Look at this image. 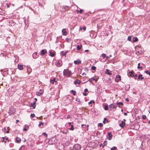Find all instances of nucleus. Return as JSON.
I'll return each mask as SVG.
<instances>
[{
	"label": "nucleus",
	"instance_id": "obj_48",
	"mask_svg": "<svg viewBox=\"0 0 150 150\" xmlns=\"http://www.w3.org/2000/svg\"><path fill=\"white\" fill-rule=\"evenodd\" d=\"M82 12H83V10H82L80 9V11H79V13H82Z\"/></svg>",
	"mask_w": 150,
	"mask_h": 150
},
{
	"label": "nucleus",
	"instance_id": "obj_34",
	"mask_svg": "<svg viewBox=\"0 0 150 150\" xmlns=\"http://www.w3.org/2000/svg\"><path fill=\"white\" fill-rule=\"evenodd\" d=\"M61 52L62 54V55L63 56L65 55L66 54V52H64L62 51Z\"/></svg>",
	"mask_w": 150,
	"mask_h": 150
},
{
	"label": "nucleus",
	"instance_id": "obj_62",
	"mask_svg": "<svg viewBox=\"0 0 150 150\" xmlns=\"http://www.w3.org/2000/svg\"><path fill=\"white\" fill-rule=\"evenodd\" d=\"M101 146H103L102 144H100V147H101Z\"/></svg>",
	"mask_w": 150,
	"mask_h": 150
},
{
	"label": "nucleus",
	"instance_id": "obj_18",
	"mask_svg": "<svg viewBox=\"0 0 150 150\" xmlns=\"http://www.w3.org/2000/svg\"><path fill=\"white\" fill-rule=\"evenodd\" d=\"M138 78L139 79H140L141 80H143L144 79V77H142V75L141 74H139V76H138Z\"/></svg>",
	"mask_w": 150,
	"mask_h": 150
},
{
	"label": "nucleus",
	"instance_id": "obj_19",
	"mask_svg": "<svg viewBox=\"0 0 150 150\" xmlns=\"http://www.w3.org/2000/svg\"><path fill=\"white\" fill-rule=\"evenodd\" d=\"M16 140L17 142L18 143H19L21 141V139L18 137H17L16 139Z\"/></svg>",
	"mask_w": 150,
	"mask_h": 150
},
{
	"label": "nucleus",
	"instance_id": "obj_45",
	"mask_svg": "<svg viewBox=\"0 0 150 150\" xmlns=\"http://www.w3.org/2000/svg\"><path fill=\"white\" fill-rule=\"evenodd\" d=\"M82 127L83 128H85L86 126V125H85L82 124L81 125Z\"/></svg>",
	"mask_w": 150,
	"mask_h": 150
},
{
	"label": "nucleus",
	"instance_id": "obj_43",
	"mask_svg": "<svg viewBox=\"0 0 150 150\" xmlns=\"http://www.w3.org/2000/svg\"><path fill=\"white\" fill-rule=\"evenodd\" d=\"M131 37L130 36H129L128 37V38H127V40L129 41H130L131 40Z\"/></svg>",
	"mask_w": 150,
	"mask_h": 150
},
{
	"label": "nucleus",
	"instance_id": "obj_27",
	"mask_svg": "<svg viewBox=\"0 0 150 150\" xmlns=\"http://www.w3.org/2000/svg\"><path fill=\"white\" fill-rule=\"evenodd\" d=\"M107 119L106 118H105L104 119V120L103 121V122L104 124H105L106 123L105 121L106 120L107 122H108V120H107Z\"/></svg>",
	"mask_w": 150,
	"mask_h": 150
},
{
	"label": "nucleus",
	"instance_id": "obj_60",
	"mask_svg": "<svg viewBox=\"0 0 150 150\" xmlns=\"http://www.w3.org/2000/svg\"><path fill=\"white\" fill-rule=\"evenodd\" d=\"M126 121V120L125 119H123V120L122 121H123V122H125Z\"/></svg>",
	"mask_w": 150,
	"mask_h": 150
},
{
	"label": "nucleus",
	"instance_id": "obj_57",
	"mask_svg": "<svg viewBox=\"0 0 150 150\" xmlns=\"http://www.w3.org/2000/svg\"><path fill=\"white\" fill-rule=\"evenodd\" d=\"M125 100L127 102L129 101V100H128V98H126Z\"/></svg>",
	"mask_w": 150,
	"mask_h": 150
},
{
	"label": "nucleus",
	"instance_id": "obj_63",
	"mask_svg": "<svg viewBox=\"0 0 150 150\" xmlns=\"http://www.w3.org/2000/svg\"><path fill=\"white\" fill-rule=\"evenodd\" d=\"M9 132L8 130L6 131V133H9Z\"/></svg>",
	"mask_w": 150,
	"mask_h": 150
},
{
	"label": "nucleus",
	"instance_id": "obj_3",
	"mask_svg": "<svg viewBox=\"0 0 150 150\" xmlns=\"http://www.w3.org/2000/svg\"><path fill=\"white\" fill-rule=\"evenodd\" d=\"M110 109L112 110L113 108H117V106L114 104H112L109 105Z\"/></svg>",
	"mask_w": 150,
	"mask_h": 150
},
{
	"label": "nucleus",
	"instance_id": "obj_30",
	"mask_svg": "<svg viewBox=\"0 0 150 150\" xmlns=\"http://www.w3.org/2000/svg\"><path fill=\"white\" fill-rule=\"evenodd\" d=\"M145 73L147 74H149L150 76V71H149L148 70L146 71Z\"/></svg>",
	"mask_w": 150,
	"mask_h": 150
},
{
	"label": "nucleus",
	"instance_id": "obj_59",
	"mask_svg": "<svg viewBox=\"0 0 150 150\" xmlns=\"http://www.w3.org/2000/svg\"><path fill=\"white\" fill-rule=\"evenodd\" d=\"M89 51V50H85V52H88Z\"/></svg>",
	"mask_w": 150,
	"mask_h": 150
},
{
	"label": "nucleus",
	"instance_id": "obj_22",
	"mask_svg": "<svg viewBox=\"0 0 150 150\" xmlns=\"http://www.w3.org/2000/svg\"><path fill=\"white\" fill-rule=\"evenodd\" d=\"M35 103H36V102L35 101L34 102H33V103L32 104L31 103V105H32V106H33V109H35V106H36Z\"/></svg>",
	"mask_w": 150,
	"mask_h": 150
},
{
	"label": "nucleus",
	"instance_id": "obj_24",
	"mask_svg": "<svg viewBox=\"0 0 150 150\" xmlns=\"http://www.w3.org/2000/svg\"><path fill=\"white\" fill-rule=\"evenodd\" d=\"M132 40L134 42H136L138 40V38L137 37H134L133 38Z\"/></svg>",
	"mask_w": 150,
	"mask_h": 150
},
{
	"label": "nucleus",
	"instance_id": "obj_44",
	"mask_svg": "<svg viewBox=\"0 0 150 150\" xmlns=\"http://www.w3.org/2000/svg\"><path fill=\"white\" fill-rule=\"evenodd\" d=\"M142 117L143 119H145L146 118V116L145 115H143L142 116Z\"/></svg>",
	"mask_w": 150,
	"mask_h": 150
},
{
	"label": "nucleus",
	"instance_id": "obj_7",
	"mask_svg": "<svg viewBox=\"0 0 150 150\" xmlns=\"http://www.w3.org/2000/svg\"><path fill=\"white\" fill-rule=\"evenodd\" d=\"M57 80L58 79H57L54 78H53L52 79H51L50 82L52 84H54V82H57Z\"/></svg>",
	"mask_w": 150,
	"mask_h": 150
},
{
	"label": "nucleus",
	"instance_id": "obj_13",
	"mask_svg": "<svg viewBox=\"0 0 150 150\" xmlns=\"http://www.w3.org/2000/svg\"><path fill=\"white\" fill-rule=\"evenodd\" d=\"M81 83V81L79 79H77L76 81H75L74 83L76 85V84H79Z\"/></svg>",
	"mask_w": 150,
	"mask_h": 150
},
{
	"label": "nucleus",
	"instance_id": "obj_9",
	"mask_svg": "<svg viewBox=\"0 0 150 150\" xmlns=\"http://www.w3.org/2000/svg\"><path fill=\"white\" fill-rule=\"evenodd\" d=\"M62 35H67V33L66 31V29H63L62 30Z\"/></svg>",
	"mask_w": 150,
	"mask_h": 150
},
{
	"label": "nucleus",
	"instance_id": "obj_58",
	"mask_svg": "<svg viewBox=\"0 0 150 150\" xmlns=\"http://www.w3.org/2000/svg\"><path fill=\"white\" fill-rule=\"evenodd\" d=\"M124 115H127V114L126 113H124Z\"/></svg>",
	"mask_w": 150,
	"mask_h": 150
},
{
	"label": "nucleus",
	"instance_id": "obj_1",
	"mask_svg": "<svg viewBox=\"0 0 150 150\" xmlns=\"http://www.w3.org/2000/svg\"><path fill=\"white\" fill-rule=\"evenodd\" d=\"M71 71L69 69H64L63 71V75L67 77H70L71 75Z\"/></svg>",
	"mask_w": 150,
	"mask_h": 150
},
{
	"label": "nucleus",
	"instance_id": "obj_17",
	"mask_svg": "<svg viewBox=\"0 0 150 150\" xmlns=\"http://www.w3.org/2000/svg\"><path fill=\"white\" fill-rule=\"evenodd\" d=\"M43 93V91H41V92H37L36 93V95L38 96H40Z\"/></svg>",
	"mask_w": 150,
	"mask_h": 150
},
{
	"label": "nucleus",
	"instance_id": "obj_52",
	"mask_svg": "<svg viewBox=\"0 0 150 150\" xmlns=\"http://www.w3.org/2000/svg\"><path fill=\"white\" fill-rule=\"evenodd\" d=\"M91 79H92V80L93 81V80H95V78L94 77H92L91 78Z\"/></svg>",
	"mask_w": 150,
	"mask_h": 150
},
{
	"label": "nucleus",
	"instance_id": "obj_20",
	"mask_svg": "<svg viewBox=\"0 0 150 150\" xmlns=\"http://www.w3.org/2000/svg\"><path fill=\"white\" fill-rule=\"evenodd\" d=\"M128 75L129 76H130L131 77H133L134 76L133 73L131 71L129 72L128 74Z\"/></svg>",
	"mask_w": 150,
	"mask_h": 150
},
{
	"label": "nucleus",
	"instance_id": "obj_35",
	"mask_svg": "<svg viewBox=\"0 0 150 150\" xmlns=\"http://www.w3.org/2000/svg\"><path fill=\"white\" fill-rule=\"evenodd\" d=\"M43 125V123L41 121L40 122L39 124L38 125V126L40 127L41 125Z\"/></svg>",
	"mask_w": 150,
	"mask_h": 150
},
{
	"label": "nucleus",
	"instance_id": "obj_4",
	"mask_svg": "<svg viewBox=\"0 0 150 150\" xmlns=\"http://www.w3.org/2000/svg\"><path fill=\"white\" fill-rule=\"evenodd\" d=\"M125 125V123L123 122V121H122L120 123L119 126L120 127L122 128H123L124 127Z\"/></svg>",
	"mask_w": 150,
	"mask_h": 150
},
{
	"label": "nucleus",
	"instance_id": "obj_46",
	"mask_svg": "<svg viewBox=\"0 0 150 150\" xmlns=\"http://www.w3.org/2000/svg\"><path fill=\"white\" fill-rule=\"evenodd\" d=\"M83 94L84 96H86L88 94L87 93H86L85 92H83Z\"/></svg>",
	"mask_w": 150,
	"mask_h": 150
},
{
	"label": "nucleus",
	"instance_id": "obj_25",
	"mask_svg": "<svg viewBox=\"0 0 150 150\" xmlns=\"http://www.w3.org/2000/svg\"><path fill=\"white\" fill-rule=\"evenodd\" d=\"M82 47V46L81 45H77L76 47L77 49L78 50H79L80 49H81Z\"/></svg>",
	"mask_w": 150,
	"mask_h": 150
},
{
	"label": "nucleus",
	"instance_id": "obj_2",
	"mask_svg": "<svg viewBox=\"0 0 150 150\" xmlns=\"http://www.w3.org/2000/svg\"><path fill=\"white\" fill-rule=\"evenodd\" d=\"M81 146L79 144H76L74 146L73 149L74 150H81Z\"/></svg>",
	"mask_w": 150,
	"mask_h": 150
},
{
	"label": "nucleus",
	"instance_id": "obj_51",
	"mask_svg": "<svg viewBox=\"0 0 150 150\" xmlns=\"http://www.w3.org/2000/svg\"><path fill=\"white\" fill-rule=\"evenodd\" d=\"M103 144L105 146V145H106V142H105L103 143Z\"/></svg>",
	"mask_w": 150,
	"mask_h": 150
},
{
	"label": "nucleus",
	"instance_id": "obj_14",
	"mask_svg": "<svg viewBox=\"0 0 150 150\" xmlns=\"http://www.w3.org/2000/svg\"><path fill=\"white\" fill-rule=\"evenodd\" d=\"M18 67L19 69L20 70H22L23 69V65H22L18 64Z\"/></svg>",
	"mask_w": 150,
	"mask_h": 150
},
{
	"label": "nucleus",
	"instance_id": "obj_64",
	"mask_svg": "<svg viewBox=\"0 0 150 150\" xmlns=\"http://www.w3.org/2000/svg\"><path fill=\"white\" fill-rule=\"evenodd\" d=\"M34 99L35 100V101H36L37 100V99L36 98H35Z\"/></svg>",
	"mask_w": 150,
	"mask_h": 150
},
{
	"label": "nucleus",
	"instance_id": "obj_21",
	"mask_svg": "<svg viewBox=\"0 0 150 150\" xmlns=\"http://www.w3.org/2000/svg\"><path fill=\"white\" fill-rule=\"evenodd\" d=\"M20 150H26L24 145L22 146L20 148Z\"/></svg>",
	"mask_w": 150,
	"mask_h": 150
},
{
	"label": "nucleus",
	"instance_id": "obj_32",
	"mask_svg": "<svg viewBox=\"0 0 150 150\" xmlns=\"http://www.w3.org/2000/svg\"><path fill=\"white\" fill-rule=\"evenodd\" d=\"M104 109L105 110H107L108 109V107L107 105H105L104 106Z\"/></svg>",
	"mask_w": 150,
	"mask_h": 150
},
{
	"label": "nucleus",
	"instance_id": "obj_39",
	"mask_svg": "<svg viewBox=\"0 0 150 150\" xmlns=\"http://www.w3.org/2000/svg\"><path fill=\"white\" fill-rule=\"evenodd\" d=\"M86 28L85 26L83 28H80V30H82V29L84 31H85L86 30Z\"/></svg>",
	"mask_w": 150,
	"mask_h": 150
},
{
	"label": "nucleus",
	"instance_id": "obj_6",
	"mask_svg": "<svg viewBox=\"0 0 150 150\" xmlns=\"http://www.w3.org/2000/svg\"><path fill=\"white\" fill-rule=\"evenodd\" d=\"M55 65L57 67H60L62 66V63L59 62L58 61H57L55 63Z\"/></svg>",
	"mask_w": 150,
	"mask_h": 150
},
{
	"label": "nucleus",
	"instance_id": "obj_40",
	"mask_svg": "<svg viewBox=\"0 0 150 150\" xmlns=\"http://www.w3.org/2000/svg\"><path fill=\"white\" fill-rule=\"evenodd\" d=\"M96 68L95 66H92L91 69L92 70H95L96 69Z\"/></svg>",
	"mask_w": 150,
	"mask_h": 150
},
{
	"label": "nucleus",
	"instance_id": "obj_28",
	"mask_svg": "<svg viewBox=\"0 0 150 150\" xmlns=\"http://www.w3.org/2000/svg\"><path fill=\"white\" fill-rule=\"evenodd\" d=\"M140 63H139L138 64L137 68L138 69H142V67H140Z\"/></svg>",
	"mask_w": 150,
	"mask_h": 150
},
{
	"label": "nucleus",
	"instance_id": "obj_15",
	"mask_svg": "<svg viewBox=\"0 0 150 150\" xmlns=\"http://www.w3.org/2000/svg\"><path fill=\"white\" fill-rule=\"evenodd\" d=\"M29 126L27 125H25V127L23 129V130L25 131H27L29 129Z\"/></svg>",
	"mask_w": 150,
	"mask_h": 150
},
{
	"label": "nucleus",
	"instance_id": "obj_55",
	"mask_svg": "<svg viewBox=\"0 0 150 150\" xmlns=\"http://www.w3.org/2000/svg\"><path fill=\"white\" fill-rule=\"evenodd\" d=\"M68 125H69V126H70L71 125V123L70 122H69L68 123Z\"/></svg>",
	"mask_w": 150,
	"mask_h": 150
},
{
	"label": "nucleus",
	"instance_id": "obj_37",
	"mask_svg": "<svg viewBox=\"0 0 150 150\" xmlns=\"http://www.w3.org/2000/svg\"><path fill=\"white\" fill-rule=\"evenodd\" d=\"M30 116L32 118L34 117L35 116V115L34 113L31 114L30 115Z\"/></svg>",
	"mask_w": 150,
	"mask_h": 150
},
{
	"label": "nucleus",
	"instance_id": "obj_49",
	"mask_svg": "<svg viewBox=\"0 0 150 150\" xmlns=\"http://www.w3.org/2000/svg\"><path fill=\"white\" fill-rule=\"evenodd\" d=\"M2 142H4V139H5V137H2Z\"/></svg>",
	"mask_w": 150,
	"mask_h": 150
},
{
	"label": "nucleus",
	"instance_id": "obj_5",
	"mask_svg": "<svg viewBox=\"0 0 150 150\" xmlns=\"http://www.w3.org/2000/svg\"><path fill=\"white\" fill-rule=\"evenodd\" d=\"M39 57V55L38 54V52H35L34 53L33 55V57L34 59H36Z\"/></svg>",
	"mask_w": 150,
	"mask_h": 150
},
{
	"label": "nucleus",
	"instance_id": "obj_38",
	"mask_svg": "<svg viewBox=\"0 0 150 150\" xmlns=\"http://www.w3.org/2000/svg\"><path fill=\"white\" fill-rule=\"evenodd\" d=\"M92 103H94L95 102L93 100H91L88 102V104L89 105H90V104H91Z\"/></svg>",
	"mask_w": 150,
	"mask_h": 150
},
{
	"label": "nucleus",
	"instance_id": "obj_42",
	"mask_svg": "<svg viewBox=\"0 0 150 150\" xmlns=\"http://www.w3.org/2000/svg\"><path fill=\"white\" fill-rule=\"evenodd\" d=\"M103 124L102 123H99L98 124V126L100 127H102L103 126Z\"/></svg>",
	"mask_w": 150,
	"mask_h": 150
},
{
	"label": "nucleus",
	"instance_id": "obj_29",
	"mask_svg": "<svg viewBox=\"0 0 150 150\" xmlns=\"http://www.w3.org/2000/svg\"><path fill=\"white\" fill-rule=\"evenodd\" d=\"M71 92L73 94V95L74 96L76 95V91H74L73 90H72L71 91Z\"/></svg>",
	"mask_w": 150,
	"mask_h": 150
},
{
	"label": "nucleus",
	"instance_id": "obj_10",
	"mask_svg": "<svg viewBox=\"0 0 150 150\" xmlns=\"http://www.w3.org/2000/svg\"><path fill=\"white\" fill-rule=\"evenodd\" d=\"M115 80L116 81L118 82L121 80V76L120 75H117Z\"/></svg>",
	"mask_w": 150,
	"mask_h": 150
},
{
	"label": "nucleus",
	"instance_id": "obj_56",
	"mask_svg": "<svg viewBox=\"0 0 150 150\" xmlns=\"http://www.w3.org/2000/svg\"><path fill=\"white\" fill-rule=\"evenodd\" d=\"M106 59H108L109 58V57L108 56H106Z\"/></svg>",
	"mask_w": 150,
	"mask_h": 150
},
{
	"label": "nucleus",
	"instance_id": "obj_11",
	"mask_svg": "<svg viewBox=\"0 0 150 150\" xmlns=\"http://www.w3.org/2000/svg\"><path fill=\"white\" fill-rule=\"evenodd\" d=\"M81 61L80 60L78 59L76 60H75L74 61V63L75 64H76L81 63Z\"/></svg>",
	"mask_w": 150,
	"mask_h": 150
},
{
	"label": "nucleus",
	"instance_id": "obj_36",
	"mask_svg": "<svg viewBox=\"0 0 150 150\" xmlns=\"http://www.w3.org/2000/svg\"><path fill=\"white\" fill-rule=\"evenodd\" d=\"M42 135H43L44 136L46 137H47V134L45 133V132H44L42 133Z\"/></svg>",
	"mask_w": 150,
	"mask_h": 150
},
{
	"label": "nucleus",
	"instance_id": "obj_12",
	"mask_svg": "<svg viewBox=\"0 0 150 150\" xmlns=\"http://www.w3.org/2000/svg\"><path fill=\"white\" fill-rule=\"evenodd\" d=\"M108 136L109 137L108 139L110 140L112 139V134L111 132H109L108 133Z\"/></svg>",
	"mask_w": 150,
	"mask_h": 150
},
{
	"label": "nucleus",
	"instance_id": "obj_31",
	"mask_svg": "<svg viewBox=\"0 0 150 150\" xmlns=\"http://www.w3.org/2000/svg\"><path fill=\"white\" fill-rule=\"evenodd\" d=\"M116 104L117 105H123V103L121 102H118L116 103Z\"/></svg>",
	"mask_w": 150,
	"mask_h": 150
},
{
	"label": "nucleus",
	"instance_id": "obj_47",
	"mask_svg": "<svg viewBox=\"0 0 150 150\" xmlns=\"http://www.w3.org/2000/svg\"><path fill=\"white\" fill-rule=\"evenodd\" d=\"M90 82H92L93 81V80H92V79L91 78L89 80H88Z\"/></svg>",
	"mask_w": 150,
	"mask_h": 150
},
{
	"label": "nucleus",
	"instance_id": "obj_33",
	"mask_svg": "<svg viewBox=\"0 0 150 150\" xmlns=\"http://www.w3.org/2000/svg\"><path fill=\"white\" fill-rule=\"evenodd\" d=\"M117 149L116 146H113L111 149L110 150H115Z\"/></svg>",
	"mask_w": 150,
	"mask_h": 150
},
{
	"label": "nucleus",
	"instance_id": "obj_8",
	"mask_svg": "<svg viewBox=\"0 0 150 150\" xmlns=\"http://www.w3.org/2000/svg\"><path fill=\"white\" fill-rule=\"evenodd\" d=\"M47 52V51L45 49H43V50H42L41 51V55L42 56V55H44V54H45V53H46Z\"/></svg>",
	"mask_w": 150,
	"mask_h": 150
},
{
	"label": "nucleus",
	"instance_id": "obj_61",
	"mask_svg": "<svg viewBox=\"0 0 150 150\" xmlns=\"http://www.w3.org/2000/svg\"><path fill=\"white\" fill-rule=\"evenodd\" d=\"M67 118H70V116L69 115H68L67 116Z\"/></svg>",
	"mask_w": 150,
	"mask_h": 150
},
{
	"label": "nucleus",
	"instance_id": "obj_53",
	"mask_svg": "<svg viewBox=\"0 0 150 150\" xmlns=\"http://www.w3.org/2000/svg\"><path fill=\"white\" fill-rule=\"evenodd\" d=\"M26 139L25 138L23 140V142H26Z\"/></svg>",
	"mask_w": 150,
	"mask_h": 150
},
{
	"label": "nucleus",
	"instance_id": "obj_23",
	"mask_svg": "<svg viewBox=\"0 0 150 150\" xmlns=\"http://www.w3.org/2000/svg\"><path fill=\"white\" fill-rule=\"evenodd\" d=\"M50 55L52 57H53L54 56L55 54L54 53H53L51 52H50Z\"/></svg>",
	"mask_w": 150,
	"mask_h": 150
},
{
	"label": "nucleus",
	"instance_id": "obj_16",
	"mask_svg": "<svg viewBox=\"0 0 150 150\" xmlns=\"http://www.w3.org/2000/svg\"><path fill=\"white\" fill-rule=\"evenodd\" d=\"M110 70L108 69H106L105 71V73L109 75H111L112 73L109 72Z\"/></svg>",
	"mask_w": 150,
	"mask_h": 150
},
{
	"label": "nucleus",
	"instance_id": "obj_50",
	"mask_svg": "<svg viewBox=\"0 0 150 150\" xmlns=\"http://www.w3.org/2000/svg\"><path fill=\"white\" fill-rule=\"evenodd\" d=\"M84 91L85 92H87L88 91V90L87 88H86L84 89Z\"/></svg>",
	"mask_w": 150,
	"mask_h": 150
},
{
	"label": "nucleus",
	"instance_id": "obj_41",
	"mask_svg": "<svg viewBox=\"0 0 150 150\" xmlns=\"http://www.w3.org/2000/svg\"><path fill=\"white\" fill-rule=\"evenodd\" d=\"M102 56L103 58H104L106 57V54H103Z\"/></svg>",
	"mask_w": 150,
	"mask_h": 150
},
{
	"label": "nucleus",
	"instance_id": "obj_54",
	"mask_svg": "<svg viewBox=\"0 0 150 150\" xmlns=\"http://www.w3.org/2000/svg\"><path fill=\"white\" fill-rule=\"evenodd\" d=\"M11 21V23H13V25H14V24H15V23H14V22L13 21Z\"/></svg>",
	"mask_w": 150,
	"mask_h": 150
},
{
	"label": "nucleus",
	"instance_id": "obj_26",
	"mask_svg": "<svg viewBox=\"0 0 150 150\" xmlns=\"http://www.w3.org/2000/svg\"><path fill=\"white\" fill-rule=\"evenodd\" d=\"M70 126L71 127L69 128V129L71 130H73L74 129L73 125H70Z\"/></svg>",
	"mask_w": 150,
	"mask_h": 150
}]
</instances>
